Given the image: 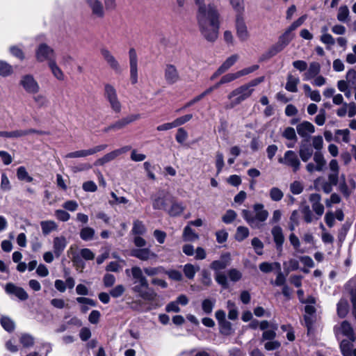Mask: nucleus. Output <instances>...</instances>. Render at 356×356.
<instances>
[{"instance_id": "nucleus-1", "label": "nucleus", "mask_w": 356, "mask_h": 356, "mask_svg": "<svg viewBox=\"0 0 356 356\" xmlns=\"http://www.w3.org/2000/svg\"><path fill=\"white\" fill-rule=\"evenodd\" d=\"M254 214L247 209L242 211V216L248 222V224L254 229H259L261 227L262 223L266 220L268 217V212L264 209L262 204H255L253 206Z\"/></svg>"}, {"instance_id": "nucleus-2", "label": "nucleus", "mask_w": 356, "mask_h": 356, "mask_svg": "<svg viewBox=\"0 0 356 356\" xmlns=\"http://www.w3.org/2000/svg\"><path fill=\"white\" fill-rule=\"evenodd\" d=\"M219 18L220 13L214 3H205L198 7L197 13V22H202V20L207 22H220Z\"/></svg>"}, {"instance_id": "nucleus-3", "label": "nucleus", "mask_w": 356, "mask_h": 356, "mask_svg": "<svg viewBox=\"0 0 356 356\" xmlns=\"http://www.w3.org/2000/svg\"><path fill=\"white\" fill-rule=\"evenodd\" d=\"M197 23L200 31L205 40L209 42H214L218 38L220 22H207L202 21Z\"/></svg>"}, {"instance_id": "nucleus-4", "label": "nucleus", "mask_w": 356, "mask_h": 356, "mask_svg": "<svg viewBox=\"0 0 356 356\" xmlns=\"http://www.w3.org/2000/svg\"><path fill=\"white\" fill-rule=\"evenodd\" d=\"M253 91L254 89L250 88L246 84L232 90L228 95V99H232L231 106L234 107L249 98Z\"/></svg>"}, {"instance_id": "nucleus-5", "label": "nucleus", "mask_w": 356, "mask_h": 356, "mask_svg": "<svg viewBox=\"0 0 356 356\" xmlns=\"http://www.w3.org/2000/svg\"><path fill=\"white\" fill-rule=\"evenodd\" d=\"M131 291L137 293L138 296L142 299L147 301H152L155 300L156 293L153 289L149 288L148 281L145 280V283L138 282L133 284Z\"/></svg>"}, {"instance_id": "nucleus-6", "label": "nucleus", "mask_w": 356, "mask_h": 356, "mask_svg": "<svg viewBox=\"0 0 356 356\" xmlns=\"http://www.w3.org/2000/svg\"><path fill=\"white\" fill-rule=\"evenodd\" d=\"M278 162L291 168L293 172L298 171L301 165L298 154L292 150L285 152L284 156L278 159Z\"/></svg>"}, {"instance_id": "nucleus-7", "label": "nucleus", "mask_w": 356, "mask_h": 356, "mask_svg": "<svg viewBox=\"0 0 356 356\" xmlns=\"http://www.w3.org/2000/svg\"><path fill=\"white\" fill-rule=\"evenodd\" d=\"M141 118V115L140 114H130L126 117H124L109 126L105 127L104 129V132H108L110 131H119L120 129H122L125 128L127 125L129 124L139 120Z\"/></svg>"}, {"instance_id": "nucleus-8", "label": "nucleus", "mask_w": 356, "mask_h": 356, "mask_svg": "<svg viewBox=\"0 0 356 356\" xmlns=\"http://www.w3.org/2000/svg\"><path fill=\"white\" fill-rule=\"evenodd\" d=\"M313 161L314 163L310 162L306 165V170L309 173L322 172L325 169L327 162L321 152L316 151L314 153Z\"/></svg>"}, {"instance_id": "nucleus-9", "label": "nucleus", "mask_w": 356, "mask_h": 356, "mask_svg": "<svg viewBox=\"0 0 356 356\" xmlns=\"http://www.w3.org/2000/svg\"><path fill=\"white\" fill-rule=\"evenodd\" d=\"M35 58L38 62L56 60L54 50L45 43L40 44L35 49Z\"/></svg>"}, {"instance_id": "nucleus-10", "label": "nucleus", "mask_w": 356, "mask_h": 356, "mask_svg": "<svg viewBox=\"0 0 356 356\" xmlns=\"http://www.w3.org/2000/svg\"><path fill=\"white\" fill-rule=\"evenodd\" d=\"M19 84L24 90L30 94H36L40 91V86L33 75L26 74L22 76Z\"/></svg>"}, {"instance_id": "nucleus-11", "label": "nucleus", "mask_w": 356, "mask_h": 356, "mask_svg": "<svg viewBox=\"0 0 356 356\" xmlns=\"http://www.w3.org/2000/svg\"><path fill=\"white\" fill-rule=\"evenodd\" d=\"M108 147L107 145H97L92 148H90L88 149H81L75 152H72L67 154L65 156L66 159H76V158H83L87 157L90 155H93L99 152L103 151L106 149Z\"/></svg>"}, {"instance_id": "nucleus-12", "label": "nucleus", "mask_w": 356, "mask_h": 356, "mask_svg": "<svg viewBox=\"0 0 356 356\" xmlns=\"http://www.w3.org/2000/svg\"><path fill=\"white\" fill-rule=\"evenodd\" d=\"M100 53L104 60L112 70L117 74H120L122 72V68L120 63L107 48H102Z\"/></svg>"}, {"instance_id": "nucleus-13", "label": "nucleus", "mask_w": 356, "mask_h": 356, "mask_svg": "<svg viewBox=\"0 0 356 356\" xmlns=\"http://www.w3.org/2000/svg\"><path fill=\"white\" fill-rule=\"evenodd\" d=\"M130 80L132 84L138 82V55L134 48L129 50Z\"/></svg>"}, {"instance_id": "nucleus-14", "label": "nucleus", "mask_w": 356, "mask_h": 356, "mask_svg": "<svg viewBox=\"0 0 356 356\" xmlns=\"http://www.w3.org/2000/svg\"><path fill=\"white\" fill-rule=\"evenodd\" d=\"M84 1L95 18L102 19L104 17L105 9L101 0H84Z\"/></svg>"}, {"instance_id": "nucleus-15", "label": "nucleus", "mask_w": 356, "mask_h": 356, "mask_svg": "<svg viewBox=\"0 0 356 356\" xmlns=\"http://www.w3.org/2000/svg\"><path fill=\"white\" fill-rule=\"evenodd\" d=\"M130 254L141 261H148L156 259L157 254L152 252L149 248H137L131 250Z\"/></svg>"}, {"instance_id": "nucleus-16", "label": "nucleus", "mask_w": 356, "mask_h": 356, "mask_svg": "<svg viewBox=\"0 0 356 356\" xmlns=\"http://www.w3.org/2000/svg\"><path fill=\"white\" fill-rule=\"evenodd\" d=\"M5 291L8 295L15 296L20 300H26L29 298L28 293L23 288L17 286L13 283L6 284Z\"/></svg>"}, {"instance_id": "nucleus-17", "label": "nucleus", "mask_w": 356, "mask_h": 356, "mask_svg": "<svg viewBox=\"0 0 356 356\" xmlns=\"http://www.w3.org/2000/svg\"><path fill=\"white\" fill-rule=\"evenodd\" d=\"M236 30L239 40L245 41L249 37V33L243 17L241 14L237 15L236 18Z\"/></svg>"}, {"instance_id": "nucleus-18", "label": "nucleus", "mask_w": 356, "mask_h": 356, "mask_svg": "<svg viewBox=\"0 0 356 356\" xmlns=\"http://www.w3.org/2000/svg\"><path fill=\"white\" fill-rule=\"evenodd\" d=\"M130 148L131 147L129 146H125L120 149H118L114 151H112V152L105 154L102 158L97 159L96 161V164L99 165H103L105 163L114 160L116 157H118L120 154L125 153L126 152L129 150Z\"/></svg>"}, {"instance_id": "nucleus-19", "label": "nucleus", "mask_w": 356, "mask_h": 356, "mask_svg": "<svg viewBox=\"0 0 356 356\" xmlns=\"http://www.w3.org/2000/svg\"><path fill=\"white\" fill-rule=\"evenodd\" d=\"M296 130L300 136L305 138V140H308L310 135L314 133L315 127L311 122L304 121L297 125Z\"/></svg>"}, {"instance_id": "nucleus-20", "label": "nucleus", "mask_w": 356, "mask_h": 356, "mask_svg": "<svg viewBox=\"0 0 356 356\" xmlns=\"http://www.w3.org/2000/svg\"><path fill=\"white\" fill-rule=\"evenodd\" d=\"M231 262V256L229 253H225L221 255L220 259L219 260L213 261L210 267L211 269L215 270L216 273H220L219 271L226 268L228 266L230 265Z\"/></svg>"}, {"instance_id": "nucleus-21", "label": "nucleus", "mask_w": 356, "mask_h": 356, "mask_svg": "<svg viewBox=\"0 0 356 356\" xmlns=\"http://www.w3.org/2000/svg\"><path fill=\"white\" fill-rule=\"evenodd\" d=\"M329 168L330 172L328 174L327 181L334 186H337L339 179V166L337 161L336 159L331 160L329 163Z\"/></svg>"}, {"instance_id": "nucleus-22", "label": "nucleus", "mask_w": 356, "mask_h": 356, "mask_svg": "<svg viewBox=\"0 0 356 356\" xmlns=\"http://www.w3.org/2000/svg\"><path fill=\"white\" fill-rule=\"evenodd\" d=\"M165 79L169 84H174L179 80V74L177 67L172 64H168L165 68Z\"/></svg>"}, {"instance_id": "nucleus-23", "label": "nucleus", "mask_w": 356, "mask_h": 356, "mask_svg": "<svg viewBox=\"0 0 356 356\" xmlns=\"http://www.w3.org/2000/svg\"><path fill=\"white\" fill-rule=\"evenodd\" d=\"M309 200L312 203V207L315 213L321 217L324 213V206L321 204V196L318 193H312L309 197Z\"/></svg>"}, {"instance_id": "nucleus-24", "label": "nucleus", "mask_w": 356, "mask_h": 356, "mask_svg": "<svg viewBox=\"0 0 356 356\" xmlns=\"http://www.w3.org/2000/svg\"><path fill=\"white\" fill-rule=\"evenodd\" d=\"M299 155L300 159L304 162H307L313 155V149L308 140H303L300 145Z\"/></svg>"}, {"instance_id": "nucleus-25", "label": "nucleus", "mask_w": 356, "mask_h": 356, "mask_svg": "<svg viewBox=\"0 0 356 356\" xmlns=\"http://www.w3.org/2000/svg\"><path fill=\"white\" fill-rule=\"evenodd\" d=\"M271 234L273 235L274 242L275 243L277 250L278 251H282V245L284 242L282 229L280 226H275L271 230Z\"/></svg>"}, {"instance_id": "nucleus-26", "label": "nucleus", "mask_w": 356, "mask_h": 356, "mask_svg": "<svg viewBox=\"0 0 356 356\" xmlns=\"http://www.w3.org/2000/svg\"><path fill=\"white\" fill-rule=\"evenodd\" d=\"M125 272L127 275L131 273L133 278V284H136L138 282L145 283V280H147L143 275V270L139 266H133L130 270L127 269Z\"/></svg>"}, {"instance_id": "nucleus-27", "label": "nucleus", "mask_w": 356, "mask_h": 356, "mask_svg": "<svg viewBox=\"0 0 356 356\" xmlns=\"http://www.w3.org/2000/svg\"><path fill=\"white\" fill-rule=\"evenodd\" d=\"M67 245V240L64 236H58L54 239V252L58 257L64 251Z\"/></svg>"}, {"instance_id": "nucleus-28", "label": "nucleus", "mask_w": 356, "mask_h": 356, "mask_svg": "<svg viewBox=\"0 0 356 356\" xmlns=\"http://www.w3.org/2000/svg\"><path fill=\"white\" fill-rule=\"evenodd\" d=\"M321 71V65L317 62H312L309 64V69L307 72L303 74V79L308 81L316 77Z\"/></svg>"}, {"instance_id": "nucleus-29", "label": "nucleus", "mask_w": 356, "mask_h": 356, "mask_svg": "<svg viewBox=\"0 0 356 356\" xmlns=\"http://www.w3.org/2000/svg\"><path fill=\"white\" fill-rule=\"evenodd\" d=\"M340 330L342 334L347 337L352 342L355 341V336L351 325L347 321H344L341 323Z\"/></svg>"}, {"instance_id": "nucleus-30", "label": "nucleus", "mask_w": 356, "mask_h": 356, "mask_svg": "<svg viewBox=\"0 0 356 356\" xmlns=\"http://www.w3.org/2000/svg\"><path fill=\"white\" fill-rule=\"evenodd\" d=\"M49 67L51 70V72L54 76L57 79L58 81H63L65 79V75L61 69L57 65L56 60H52L48 63Z\"/></svg>"}, {"instance_id": "nucleus-31", "label": "nucleus", "mask_w": 356, "mask_h": 356, "mask_svg": "<svg viewBox=\"0 0 356 356\" xmlns=\"http://www.w3.org/2000/svg\"><path fill=\"white\" fill-rule=\"evenodd\" d=\"M345 287L350 294L353 306L356 307V279L350 280Z\"/></svg>"}, {"instance_id": "nucleus-32", "label": "nucleus", "mask_w": 356, "mask_h": 356, "mask_svg": "<svg viewBox=\"0 0 356 356\" xmlns=\"http://www.w3.org/2000/svg\"><path fill=\"white\" fill-rule=\"evenodd\" d=\"M199 270V266H194L191 264H186L183 267L184 273L185 276L189 280L193 279L195 273Z\"/></svg>"}, {"instance_id": "nucleus-33", "label": "nucleus", "mask_w": 356, "mask_h": 356, "mask_svg": "<svg viewBox=\"0 0 356 356\" xmlns=\"http://www.w3.org/2000/svg\"><path fill=\"white\" fill-rule=\"evenodd\" d=\"M152 207L154 209H165L166 203L163 193H159L158 195L152 197Z\"/></svg>"}, {"instance_id": "nucleus-34", "label": "nucleus", "mask_w": 356, "mask_h": 356, "mask_svg": "<svg viewBox=\"0 0 356 356\" xmlns=\"http://www.w3.org/2000/svg\"><path fill=\"white\" fill-rule=\"evenodd\" d=\"M299 82L298 78H296L291 74H288L287 82L285 86L286 90L291 92H296L298 91L297 85Z\"/></svg>"}, {"instance_id": "nucleus-35", "label": "nucleus", "mask_w": 356, "mask_h": 356, "mask_svg": "<svg viewBox=\"0 0 356 356\" xmlns=\"http://www.w3.org/2000/svg\"><path fill=\"white\" fill-rule=\"evenodd\" d=\"M199 238V236L192 228L187 225L183 232V239L184 241H195Z\"/></svg>"}, {"instance_id": "nucleus-36", "label": "nucleus", "mask_w": 356, "mask_h": 356, "mask_svg": "<svg viewBox=\"0 0 356 356\" xmlns=\"http://www.w3.org/2000/svg\"><path fill=\"white\" fill-rule=\"evenodd\" d=\"M41 228L43 234L47 235L51 232L57 229V225L55 222L52 220H44L40 222Z\"/></svg>"}, {"instance_id": "nucleus-37", "label": "nucleus", "mask_w": 356, "mask_h": 356, "mask_svg": "<svg viewBox=\"0 0 356 356\" xmlns=\"http://www.w3.org/2000/svg\"><path fill=\"white\" fill-rule=\"evenodd\" d=\"M348 303L345 299H341L337 304V314L340 318H344L348 312Z\"/></svg>"}, {"instance_id": "nucleus-38", "label": "nucleus", "mask_w": 356, "mask_h": 356, "mask_svg": "<svg viewBox=\"0 0 356 356\" xmlns=\"http://www.w3.org/2000/svg\"><path fill=\"white\" fill-rule=\"evenodd\" d=\"M95 234V231L93 228L90 227H85L80 231V237L83 241L92 240Z\"/></svg>"}, {"instance_id": "nucleus-39", "label": "nucleus", "mask_w": 356, "mask_h": 356, "mask_svg": "<svg viewBox=\"0 0 356 356\" xmlns=\"http://www.w3.org/2000/svg\"><path fill=\"white\" fill-rule=\"evenodd\" d=\"M238 54H233L228 57L223 63L220 66L222 70L226 72L231 67H232L238 60Z\"/></svg>"}, {"instance_id": "nucleus-40", "label": "nucleus", "mask_w": 356, "mask_h": 356, "mask_svg": "<svg viewBox=\"0 0 356 356\" xmlns=\"http://www.w3.org/2000/svg\"><path fill=\"white\" fill-rule=\"evenodd\" d=\"M270 328L271 330H266L263 332L261 341L275 339L276 337L275 330L277 329V325L275 324H272Z\"/></svg>"}, {"instance_id": "nucleus-41", "label": "nucleus", "mask_w": 356, "mask_h": 356, "mask_svg": "<svg viewBox=\"0 0 356 356\" xmlns=\"http://www.w3.org/2000/svg\"><path fill=\"white\" fill-rule=\"evenodd\" d=\"M104 95L106 100L115 97V96L118 95L116 89L113 85L110 83L104 84Z\"/></svg>"}, {"instance_id": "nucleus-42", "label": "nucleus", "mask_w": 356, "mask_h": 356, "mask_svg": "<svg viewBox=\"0 0 356 356\" xmlns=\"http://www.w3.org/2000/svg\"><path fill=\"white\" fill-rule=\"evenodd\" d=\"M215 303L216 300L214 299H204L202 302V309L203 312L207 314H211L213 311Z\"/></svg>"}, {"instance_id": "nucleus-43", "label": "nucleus", "mask_w": 356, "mask_h": 356, "mask_svg": "<svg viewBox=\"0 0 356 356\" xmlns=\"http://www.w3.org/2000/svg\"><path fill=\"white\" fill-rule=\"evenodd\" d=\"M349 10L347 6H341L339 7L337 13V19L341 22H346L348 20Z\"/></svg>"}, {"instance_id": "nucleus-44", "label": "nucleus", "mask_w": 356, "mask_h": 356, "mask_svg": "<svg viewBox=\"0 0 356 356\" xmlns=\"http://www.w3.org/2000/svg\"><path fill=\"white\" fill-rule=\"evenodd\" d=\"M353 344L348 340H343L340 343V348L343 356H353L352 354Z\"/></svg>"}, {"instance_id": "nucleus-45", "label": "nucleus", "mask_w": 356, "mask_h": 356, "mask_svg": "<svg viewBox=\"0 0 356 356\" xmlns=\"http://www.w3.org/2000/svg\"><path fill=\"white\" fill-rule=\"evenodd\" d=\"M184 210V206L181 203L172 202L168 213L172 216L180 215Z\"/></svg>"}, {"instance_id": "nucleus-46", "label": "nucleus", "mask_w": 356, "mask_h": 356, "mask_svg": "<svg viewBox=\"0 0 356 356\" xmlns=\"http://www.w3.org/2000/svg\"><path fill=\"white\" fill-rule=\"evenodd\" d=\"M1 324L2 327L8 332H12L15 329V323L8 317H1Z\"/></svg>"}, {"instance_id": "nucleus-47", "label": "nucleus", "mask_w": 356, "mask_h": 356, "mask_svg": "<svg viewBox=\"0 0 356 356\" xmlns=\"http://www.w3.org/2000/svg\"><path fill=\"white\" fill-rule=\"evenodd\" d=\"M13 67L8 63L0 60V75L2 76H8L13 73Z\"/></svg>"}, {"instance_id": "nucleus-48", "label": "nucleus", "mask_w": 356, "mask_h": 356, "mask_svg": "<svg viewBox=\"0 0 356 356\" xmlns=\"http://www.w3.org/2000/svg\"><path fill=\"white\" fill-rule=\"evenodd\" d=\"M109 102L110 106L111 109L115 113H120L122 110V104L118 97V95L115 97L110 99L107 100Z\"/></svg>"}, {"instance_id": "nucleus-49", "label": "nucleus", "mask_w": 356, "mask_h": 356, "mask_svg": "<svg viewBox=\"0 0 356 356\" xmlns=\"http://www.w3.org/2000/svg\"><path fill=\"white\" fill-rule=\"evenodd\" d=\"M249 235V230L247 227L239 226L236 229L235 238L237 241H241Z\"/></svg>"}, {"instance_id": "nucleus-50", "label": "nucleus", "mask_w": 356, "mask_h": 356, "mask_svg": "<svg viewBox=\"0 0 356 356\" xmlns=\"http://www.w3.org/2000/svg\"><path fill=\"white\" fill-rule=\"evenodd\" d=\"M301 213L303 215L304 220L307 223H310L313 220V214L308 205H304L301 207Z\"/></svg>"}, {"instance_id": "nucleus-51", "label": "nucleus", "mask_w": 356, "mask_h": 356, "mask_svg": "<svg viewBox=\"0 0 356 356\" xmlns=\"http://www.w3.org/2000/svg\"><path fill=\"white\" fill-rule=\"evenodd\" d=\"M224 156L220 152H217L216 154V167L217 169V175L220 174L224 167Z\"/></svg>"}, {"instance_id": "nucleus-52", "label": "nucleus", "mask_w": 356, "mask_h": 356, "mask_svg": "<svg viewBox=\"0 0 356 356\" xmlns=\"http://www.w3.org/2000/svg\"><path fill=\"white\" fill-rule=\"evenodd\" d=\"M338 189L346 198H348L353 192L352 189L346 184V180L339 182Z\"/></svg>"}, {"instance_id": "nucleus-53", "label": "nucleus", "mask_w": 356, "mask_h": 356, "mask_svg": "<svg viewBox=\"0 0 356 356\" xmlns=\"http://www.w3.org/2000/svg\"><path fill=\"white\" fill-rule=\"evenodd\" d=\"M283 196L282 191L277 187H273L270 190V197L273 201L278 202L282 199Z\"/></svg>"}, {"instance_id": "nucleus-54", "label": "nucleus", "mask_w": 356, "mask_h": 356, "mask_svg": "<svg viewBox=\"0 0 356 356\" xmlns=\"http://www.w3.org/2000/svg\"><path fill=\"white\" fill-rule=\"evenodd\" d=\"M220 327V332L225 335H229L232 332V324L228 321L225 320L218 323Z\"/></svg>"}, {"instance_id": "nucleus-55", "label": "nucleus", "mask_w": 356, "mask_h": 356, "mask_svg": "<svg viewBox=\"0 0 356 356\" xmlns=\"http://www.w3.org/2000/svg\"><path fill=\"white\" fill-rule=\"evenodd\" d=\"M346 80L350 86L356 89V70L351 69L347 72Z\"/></svg>"}, {"instance_id": "nucleus-56", "label": "nucleus", "mask_w": 356, "mask_h": 356, "mask_svg": "<svg viewBox=\"0 0 356 356\" xmlns=\"http://www.w3.org/2000/svg\"><path fill=\"white\" fill-rule=\"evenodd\" d=\"M146 231L145 227L143 225V222L140 220H136L134 222V226L132 228V232L134 234H143Z\"/></svg>"}, {"instance_id": "nucleus-57", "label": "nucleus", "mask_w": 356, "mask_h": 356, "mask_svg": "<svg viewBox=\"0 0 356 356\" xmlns=\"http://www.w3.org/2000/svg\"><path fill=\"white\" fill-rule=\"evenodd\" d=\"M19 341L24 347H29L34 343V338L29 334H22Z\"/></svg>"}, {"instance_id": "nucleus-58", "label": "nucleus", "mask_w": 356, "mask_h": 356, "mask_svg": "<svg viewBox=\"0 0 356 356\" xmlns=\"http://www.w3.org/2000/svg\"><path fill=\"white\" fill-rule=\"evenodd\" d=\"M282 136L287 140H294V142L297 141V136L295 129L292 127L286 128L282 134Z\"/></svg>"}, {"instance_id": "nucleus-59", "label": "nucleus", "mask_w": 356, "mask_h": 356, "mask_svg": "<svg viewBox=\"0 0 356 356\" xmlns=\"http://www.w3.org/2000/svg\"><path fill=\"white\" fill-rule=\"evenodd\" d=\"M227 275L229 278L232 282H238L242 277V273L241 271L237 270L236 268H231L228 270Z\"/></svg>"}, {"instance_id": "nucleus-60", "label": "nucleus", "mask_w": 356, "mask_h": 356, "mask_svg": "<svg viewBox=\"0 0 356 356\" xmlns=\"http://www.w3.org/2000/svg\"><path fill=\"white\" fill-rule=\"evenodd\" d=\"M216 281L223 288L227 289L229 286L226 275L222 273H216Z\"/></svg>"}, {"instance_id": "nucleus-61", "label": "nucleus", "mask_w": 356, "mask_h": 356, "mask_svg": "<svg viewBox=\"0 0 356 356\" xmlns=\"http://www.w3.org/2000/svg\"><path fill=\"white\" fill-rule=\"evenodd\" d=\"M33 100L39 107H45L49 104V101L46 96L42 94L34 96Z\"/></svg>"}, {"instance_id": "nucleus-62", "label": "nucleus", "mask_w": 356, "mask_h": 356, "mask_svg": "<svg viewBox=\"0 0 356 356\" xmlns=\"http://www.w3.org/2000/svg\"><path fill=\"white\" fill-rule=\"evenodd\" d=\"M236 217V213L232 209L226 211L225 214L222 216V220L226 224H229L234 221Z\"/></svg>"}, {"instance_id": "nucleus-63", "label": "nucleus", "mask_w": 356, "mask_h": 356, "mask_svg": "<svg viewBox=\"0 0 356 356\" xmlns=\"http://www.w3.org/2000/svg\"><path fill=\"white\" fill-rule=\"evenodd\" d=\"M312 146L316 151H320L323 147V140L321 136H316L312 138Z\"/></svg>"}, {"instance_id": "nucleus-64", "label": "nucleus", "mask_w": 356, "mask_h": 356, "mask_svg": "<svg viewBox=\"0 0 356 356\" xmlns=\"http://www.w3.org/2000/svg\"><path fill=\"white\" fill-rule=\"evenodd\" d=\"M163 270L161 266L147 267L143 269L144 273L148 276H154L161 273Z\"/></svg>"}]
</instances>
